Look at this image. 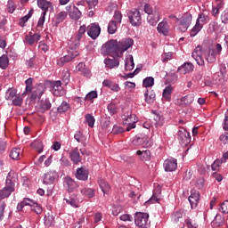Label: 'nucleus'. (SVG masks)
<instances>
[{
  "label": "nucleus",
  "mask_w": 228,
  "mask_h": 228,
  "mask_svg": "<svg viewBox=\"0 0 228 228\" xmlns=\"http://www.w3.org/2000/svg\"><path fill=\"white\" fill-rule=\"evenodd\" d=\"M203 56L208 63H215L216 61V53L215 50L211 51L209 48L202 50V46H197L191 54V57L200 65V67H204L205 65Z\"/></svg>",
  "instance_id": "nucleus-1"
},
{
  "label": "nucleus",
  "mask_w": 228,
  "mask_h": 228,
  "mask_svg": "<svg viewBox=\"0 0 228 228\" xmlns=\"http://www.w3.org/2000/svg\"><path fill=\"white\" fill-rule=\"evenodd\" d=\"M102 51L103 54H108V56H111L114 53L118 55V42L115 39L109 40L102 46Z\"/></svg>",
  "instance_id": "nucleus-2"
},
{
  "label": "nucleus",
  "mask_w": 228,
  "mask_h": 228,
  "mask_svg": "<svg viewBox=\"0 0 228 228\" xmlns=\"http://www.w3.org/2000/svg\"><path fill=\"white\" fill-rule=\"evenodd\" d=\"M133 144L135 146L142 145V147L149 149V147H152V140L145 134H139L134 136Z\"/></svg>",
  "instance_id": "nucleus-3"
},
{
  "label": "nucleus",
  "mask_w": 228,
  "mask_h": 228,
  "mask_svg": "<svg viewBox=\"0 0 228 228\" xmlns=\"http://www.w3.org/2000/svg\"><path fill=\"white\" fill-rule=\"evenodd\" d=\"M134 224L140 228L149 227L151 225V222H149V214L142 212L135 213Z\"/></svg>",
  "instance_id": "nucleus-4"
},
{
  "label": "nucleus",
  "mask_w": 228,
  "mask_h": 228,
  "mask_svg": "<svg viewBox=\"0 0 228 228\" xmlns=\"http://www.w3.org/2000/svg\"><path fill=\"white\" fill-rule=\"evenodd\" d=\"M86 33V26L82 25L79 28L77 34L75 35L71 39V43L69 44L71 49H78L79 45H80L79 42H81V38H83V37H85Z\"/></svg>",
  "instance_id": "nucleus-5"
},
{
  "label": "nucleus",
  "mask_w": 228,
  "mask_h": 228,
  "mask_svg": "<svg viewBox=\"0 0 228 228\" xmlns=\"http://www.w3.org/2000/svg\"><path fill=\"white\" fill-rule=\"evenodd\" d=\"M132 26H142V14L138 9H133L127 13Z\"/></svg>",
  "instance_id": "nucleus-6"
},
{
  "label": "nucleus",
  "mask_w": 228,
  "mask_h": 228,
  "mask_svg": "<svg viewBox=\"0 0 228 228\" xmlns=\"http://www.w3.org/2000/svg\"><path fill=\"white\" fill-rule=\"evenodd\" d=\"M192 16L191 14H185L180 20L178 29L181 33H186L188 28H190V24H191Z\"/></svg>",
  "instance_id": "nucleus-7"
},
{
  "label": "nucleus",
  "mask_w": 228,
  "mask_h": 228,
  "mask_svg": "<svg viewBox=\"0 0 228 228\" xmlns=\"http://www.w3.org/2000/svg\"><path fill=\"white\" fill-rule=\"evenodd\" d=\"M50 88L51 92H53V95L56 97H61L64 95L65 91H63V87L61 86V81H50Z\"/></svg>",
  "instance_id": "nucleus-8"
},
{
  "label": "nucleus",
  "mask_w": 228,
  "mask_h": 228,
  "mask_svg": "<svg viewBox=\"0 0 228 228\" xmlns=\"http://www.w3.org/2000/svg\"><path fill=\"white\" fill-rule=\"evenodd\" d=\"M134 44V41L131 38H125L122 39L121 41L118 42V53H126V51H127V49H129L130 47H133Z\"/></svg>",
  "instance_id": "nucleus-9"
},
{
  "label": "nucleus",
  "mask_w": 228,
  "mask_h": 228,
  "mask_svg": "<svg viewBox=\"0 0 228 228\" xmlns=\"http://www.w3.org/2000/svg\"><path fill=\"white\" fill-rule=\"evenodd\" d=\"M195 95L187 94L176 100V104L182 108H188L193 102Z\"/></svg>",
  "instance_id": "nucleus-10"
},
{
  "label": "nucleus",
  "mask_w": 228,
  "mask_h": 228,
  "mask_svg": "<svg viewBox=\"0 0 228 228\" xmlns=\"http://www.w3.org/2000/svg\"><path fill=\"white\" fill-rule=\"evenodd\" d=\"M63 186L67 190V191H69V193H72V191L79 187V185H77V183H76V181H74V179H72L70 176H66L63 179Z\"/></svg>",
  "instance_id": "nucleus-11"
},
{
  "label": "nucleus",
  "mask_w": 228,
  "mask_h": 228,
  "mask_svg": "<svg viewBox=\"0 0 228 228\" xmlns=\"http://www.w3.org/2000/svg\"><path fill=\"white\" fill-rule=\"evenodd\" d=\"M87 35L93 40H95L101 35V27L99 24L93 23L87 27Z\"/></svg>",
  "instance_id": "nucleus-12"
},
{
  "label": "nucleus",
  "mask_w": 228,
  "mask_h": 228,
  "mask_svg": "<svg viewBox=\"0 0 228 228\" xmlns=\"http://www.w3.org/2000/svg\"><path fill=\"white\" fill-rule=\"evenodd\" d=\"M58 173L56 171H49L45 174L43 183L44 184H54L59 179Z\"/></svg>",
  "instance_id": "nucleus-13"
},
{
  "label": "nucleus",
  "mask_w": 228,
  "mask_h": 228,
  "mask_svg": "<svg viewBox=\"0 0 228 228\" xmlns=\"http://www.w3.org/2000/svg\"><path fill=\"white\" fill-rule=\"evenodd\" d=\"M52 104L49 98L42 99L38 102L37 110L38 113H45V111H49L51 110Z\"/></svg>",
  "instance_id": "nucleus-14"
},
{
  "label": "nucleus",
  "mask_w": 228,
  "mask_h": 228,
  "mask_svg": "<svg viewBox=\"0 0 228 228\" xmlns=\"http://www.w3.org/2000/svg\"><path fill=\"white\" fill-rule=\"evenodd\" d=\"M200 200V192L196 190L191 191V195L189 196V202L191 204V208H197L199 201Z\"/></svg>",
  "instance_id": "nucleus-15"
},
{
  "label": "nucleus",
  "mask_w": 228,
  "mask_h": 228,
  "mask_svg": "<svg viewBox=\"0 0 228 228\" xmlns=\"http://www.w3.org/2000/svg\"><path fill=\"white\" fill-rule=\"evenodd\" d=\"M178 140L184 145L190 143V142L191 141L190 137V133L187 132V130L184 128H180L178 130Z\"/></svg>",
  "instance_id": "nucleus-16"
},
{
  "label": "nucleus",
  "mask_w": 228,
  "mask_h": 228,
  "mask_svg": "<svg viewBox=\"0 0 228 228\" xmlns=\"http://www.w3.org/2000/svg\"><path fill=\"white\" fill-rule=\"evenodd\" d=\"M177 169V159H167L164 161V170L166 172H174Z\"/></svg>",
  "instance_id": "nucleus-17"
},
{
  "label": "nucleus",
  "mask_w": 228,
  "mask_h": 228,
  "mask_svg": "<svg viewBox=\"0 0 228 228\" xmlns=\"http://www.w3.org/2000/svg\"><path fill=\"white\" fill-rule=\"evenodd\" d=\"M75 175L78 181H88L90 171L86 167H78Z\"/></svg>",
  "instance_id": "nucleus-18"
},
{
  "label": "nucleus",
  "mask_w": 228,
  "mask_h": 228,
  "mask_svg": "<svg viewBox=\"0 0 228 228\" xmlns=\"http://www.w3.org/2000/svg\"><path fill=\"white\" fill-rule=\"evenodd\" d=\"M152 113L154 115L153 118L155 120L156 127H162V126L165 125V117L163 116V113L159 110H152Z\"/></svg>",
  "instance_id": "nucleus-19"
},
{
  "label": "nucleus",
  "mask_w": 228,
  "mask_h": 228,
  "mask_svg": "<svg viewBox=\"0 0 228 228\" xmlns=\"http://www.w3.org/2000/svg\"><path fill=\"white\" fill-rule=\"evenodd\" d=\"M69 158L73 165H79V163H81V160H82L81 155L79 154V149L73 148L69 151Z\"/></svg>",
  "instance_id": "nucleus-20"
},
{
  "label": "nucleus",
  "mask_w": 228,
  "mask_h": 228,
  "mask_svg": "<svg viewBox=\"0 0 228 228\" xmlns=\"http://www.w3.org/2000/svg\"><path fill=\"white\" fill-rule=\"evenodd\" d=\"M17 182V173L11 170L6 177L5 185L10 186L15 190V183Z\"/></svg>",
  "instance_id": "nucleus-21"
},
{
  "label": "nucleus",
  "mask_w": 228,
  "mask_h": 228,
  "mask_svg": "<svg viewBox=\"0 0 228 228\" xmlns=\"http://www.w3.org/2000/svg\"><path fill=\"white\" fill-rule=\"evenodd\" d=\"M45 92V87H44V85H39L30 95V101H37V99H40V97L44 95Z\"/></svg>",
  "instance_id": "nucleus-22"
},
{
  "label": "nucleus",
  "mask_w": 228,
  "mask_h": 228,
  "mask_svg": "<svg viewBox=\"0 0 228 228\" xmlns=\"http://www.w3.org/2000/svg\"><path fill=\"white\" fill-rule=\"evenodd\" d=\"M69 13L65 11H61V12L57 13L55 15V20L53 21V25L55 26V28H58L63 20H65L68 17Z\"/></svg>",
  "instance_id": "nucleus-23"
},
{
  "label": "nucleus",
  "mask_w": 228,
  "mask_h": 228,
  "mask_svg": "<svg viewBox=\"0 0 228 228\" xmlns=\"http://www.w3.org/2000/svg\"><path fill=\"white\" fill-rule=\"evenodd\" d=\"M13 191H15V189H13V187L5 185L3 189L0 190V200L8 199V197H10V195H12Z\"/></svg>",
  "instance_id": "nucleus-24"
},
{
  "label": "nucleus",
  "mask_w": 228,
  "mask_h": 228,
  "mask_svg": "<svg viewBox=\"0 0 228 228\" xmlns=\"http://www.w3.org/2000/svg\"><path fill=\"white\" fill-rule=\"evenodd\" d=\"M102 86L110 88V90H112V92H120V86H118V84L111 81L110 79L103 80Z\"/></svg>",
  "instance_id": "nucleus-25"
},
{
  "label": "nucleus",
  "mask_w": 228,
  "mask_h": 228,
  "mask_svg": "<svg viewBox=\"0 0 228 228\" xmlns=\"http://www.w3.org/2000/svg\"><path fill=\"white\" fill-rule=\"evenodd\" d=\"M105 67L106 69H117L118 68V65H120V61L118 59H116L113 57L112 59L106 58L104 60Z\"/></svg>",
  "instance_id": "nucleus-26"
},
{
  "label": "nucleus",
  "mask_w": 228,
  "mask_h": 228,
  "mask_svg": "<svg viewBox=\"0 0 228 228\" xmlns=\"http://www.w3.org/2000/svg\"><path fill=\"white\" fill-rule=\"evenodd\" d=\"M144 99L147 104H152L154 101H156V93L154 92V90L146 89L144 93Z\"/></svg>",
  "instance_id": "nucleus-27"
},
{
  "label": "nucleus",
  "mask_w": 228,
  "mask_h": 228,
  "mask_svg": "<svg viewBox=\"0 0 228 228\" xmlns=\"http://www.w3.org/2000/svg\"><path fill=\"white\" fill-rule=\"evenodd\" d=\"M224 224H225V217H224V216L217 214L214 220L211 223V225L213 228H218V227H222V225H224Z\"/></svg>",
  "instance_id": "nucleus-28"
},
{
  "label": "nucleus",
  "mask_w": 228,
  "mask_h": 228,
  "mask_svg": "<svg viewBox=\"0 0 228 228\" xmlns=\"http://www.w3.org/2000/svg\"><path fill=\"white\" fill-rule=\"evenodd\" d=\"M37 201L29 199V198H24L23 200L17 205V210L22 211L24 209V207L29 206L30 208L36 203Z\"/></svg>",
  "instance_id": "nucleus-29"
},
{
  "label": "nucleus",
  "mask_w": 228,
  "mask_h": 228,
  "mask_svg": "<svg viewBox=\"0 0 228 228\" xmlns=\"http://www.w3.org/2000/svg\"><path fill=\"white\" fill-rule=\"evenodd\" d=\"M225 74H227V71H225V69H223L214 76L216 85H224L225 83Z\"/></svg>",
  "instance_id": "nucleus-30"
},
{
  "label": "nucleus",
  "mask_w": 228,
  "mask_h": 228,
  "mask_svg": "<svg viewBox=\"0 0 228 228\" xmlns=\"http://www.w3.org/2000/svg\"><path fill=\"white\" fill-rule=\"evenodd\" d=\"M24 95H26V92H23L22 94H18L12 98V106H18L20 107L22 106V103L24 102Z\"/></svg>",
  "instance_id": "nucleus-31"
},
{
  "label": "nucleus",
  "mask_w": 228,
  "mask_h": 228,
  "mask_svg": "<svg viewBox=\"0 0 228 228\" xmlns=\"http://www.w3.org/2000/svg\"><path fill=\"white\" fill-rule=\"evenodd\" d=\"M180 74H188L193 72V64L191 62H185L178 68Z\"/></svg>",
  "instance_id": "nucleus-32"
},
{
  "label": "nucleus",
  "mask_w": 228,
  "mask_h": 228,
  "mask_svg": "<svg viewBox=\"0 0 228 228\" xmlns=\"http://www.w3.org/2000/svg\"><path fill=\"white\" fill-rule=\"evenodd\" d=\"M42 36H40L39 33H36L34 35L26 36L25 40L28 45H35V44H37L40 40Z\"/></svg>",
  "instance_id": "nucleus-33"
},
{
  "label": "nucleus",
  "mask_w": 228,
  "mask_h": 228,
  "mask_svg": "<svg viewBox=\"0 0 228 228\" xmlns=\"http://www.w3.org/2000/svg\"><path fill=\"white\" fill-rule=\"evenodd\" d=\"M37 6L47 13L49 8H53V4L47 0H37Z\"/></svg>",
  "instance_id": "nucleus-34"
},
{
  "label": "nucleus",
  "mask_w": 228,
  "mask_h": 228,
  "mask_svg": "<svg viewBox=\"0 0 228 228\" xmlns=\"http://www.w3.org/2000/svg\"><path fill=\"white\" fill-rule=\"evenodd\" d=\"M172 92H174V87L172 86H167L163 93H162V97L164 101H167V102H170L172 101Z\"/></svg>",
  "instance_id": "nucleus-35"
},
{
  "label": "nucleus",
  "mask_w": 228,
  "mask_h": 228,
  "mask_svg": "<svg viewBox=\"0 0 228 228\" xmlns=\"http://www.w3.org/2000/svg\"><path fill=\"white\" fill-rule=\"evenodd\" d=\"M45 225L46 227H54V224H56V221L54 220V216L52 214V212H48L45 216Z\"/></svg>",
  "instance_id": "nucleus-36"
},
{
  "label": "nucleus",
  "mask_w": 228,
  "mask_h": 228,
  "mask_svg": "<svg viewBox=\"0 0 228 228\" xmlns=\"http://www.w3.org/2000/svg\"><path fill=\"white\" fill-rule=\"evenodd\" d=\"M34 12H35V10L30 9L27 15H25L20 19L19 26H20V28H26V22H28L29 20V19H31V17H33Z\"/></svg>",
  "instance_id": "nucleus-37"
},
{
  "label": "nucleus",
  "mask_w": 228,
  "mask_h": 228,
  "mask_svg": "<svg viewBox=\"0 0 228 228\" xmlns=\"http://www.w3.org/2000/svg\"><path fill=\"white\" fill-rule=\"evenodd\" d=\"M137 156H139L141 161H151V151H137Z\"/></svg>",
  "instance_id": "nucleus-38"
},
{
  "label": "nucleus",
  "mask_w": 228,
  "mask_h": 228,
  "mask_svg": "<svg viewBox=\"0 0 228 228\" xmlns=\"http://www.w3.org/2000/svg\"><path fill=\"white\" fill-rule=\"evenodd\" d=\"M69 17L73 20H79L81 19V11L76 5H73L71 12H69Z\"/></svg>",
  "instance_id": "nucleus-39"
},
{
  "label": "nucleus",
  "mask_w": 228,
  "mask_h": 228,
  "mask_svg": "<svg viewBox=\"0 0 228 228\" xmlns=\"http://www.w3.org/2000/svg\"><path fill=\"white\" fill-rule=\"evenodd\" d=\"M98 184L102 190V191L103 192V195H105V193L110 191V183H108V182H106V180L100 178L98 179Z\"/></svg>",
  "instance_id": "nucleus-40"
},
{
  "label": "nucleus",
  "mask_w": 228,
  "mask_h": 228,
  "mask_svg": "<svg viewBox=\"0 0 228 228\" xmlns=\"http://www.w3.org/2000/svg\"><path fill=\"white\" fill-rule=\"evenodd\" d=\"M147 21L151 26H156L159 22V12H155L147 17Z\"/></svg>",
  "instance_id": "nucleus-41"
},
{
  "label": "nucleus",
  "mask_w": 228,
  "mask_h": 228,
  "mask_svg": "<svg viewBox=\"0 0 228 228\" xmlns=\"http://www.w3.org/2000/svg\"><path fill=\"white\" fill-rule=\"evenodd\" d=\"M133 69H134V59H133V55H129L125 61V70L130 71Z\"/></svg>",
  "instance_id": "nucleus-42"
},
{
  "label": "nucleus",
  "mask_w": 228,
  "mask_h": 228,
  "mask_svg": "<svg viewBox=\"0 0 228 228\" xmlns=\"http://www.w3.org/2000/svg\"><path fill=\"white\" fill-rule=\"evenodd\" d=\"M17 89L14 87H10L7 89V91L5 92V100L6 101H12V99L15 98V96L17 95Z\"/></svg>",
  "instance_id": "nucleus-43"
},
{
  "label": "nucleus",
  "mask_w": 228,
  "mask_h": 228,
  "mask_svg": "<svg viewBox=\"0 0 228 228\" xmlns=\"http://www.w3.org/2000/svg\"><path fill=\"white\" fill-rule=\"evenodd\" d=\"M58 113H67V111H70V103L63 101L61 105L57 108Z\"/></svg>",
  "instance_id": "nucleus-44"
},
{
  "label": "nucleus",
  "mask_w": 228,
  "mask_h": 228,
  "mask_svg": "<svg viewBox=\"0 0 228 228\" xmlns=\"http://www.w3.org/2000/svg\"><path fill=\"white\" fill-rule=\"evenodd\" d=\"M20 152L21 150L20 148H13L11 151H10V159H14L15 161H18V159H20Z\"/></svg>",
  "instance_id": "nucleus-45"
},
{
  "label": "nucleus",
  "mask_w": 228,
  "mask_h": 228,
  "mask_svg": "<svg viewBox=\"0 0 228 228\" xmlns=\"http://www.w3.org/2000/svg\"><path fill=\"white\" fill-rule=\"evenodd\" d=\"M159 33H163L165 37L168 35V24L167 22H160L157 28Z\"/></svg>",
  "instance_id": "nucleus-46"
},
{
  "label": "nucleus",
  "mask_w": 228,
  "mask_h": 228,
  "mask_svg": "<svg viewBox=\"0 0 228 228\" xmlns=\"http://www.w3.org/2000/svg\"><path fill=\"white\" fill-rule=\"evenodd\" d=\"M82 195L88 197V199H94L95 197V190L90 188H83L81 190Z\"/></svg>",
  "instance_id": "nucleus-47"
},
{
  "label": "nucleus",
  "mask_w": 228,
  "mask_h": 228,
  "mask_svg": "<svg viewBox=\"0 0 228 228\" xmlns=\"http://www.w3.org/2000/svg\"><path fill=\"white\" fill-rule=\"evenodd\" d=\"M117 29H118L117 21L113 20H110L108 25V33L110 35H115V33H117Z\"/></svg>",
  "instance_id": "nucleus-48"
},
{
  "label": "nucleus",
  "mask_w": 228,
  "mask_h": 228,
  "mask_svg": "<svg viewBox=\"0 0 228 228\" xmlns=\"http://www.w3.org/2000/svg\"><path fill=\"white\" fill-rule=\"evenodd\" d=\"M203 25L199 23V21H196L195 26L191 28L190 32L191 37H196L198 33L202 29Z\"/></svg>",
  "instance_id": "nucleus-49"
},
{
  "label": "nucleus",
  "mask_w": 228,
  "mask_h": 228,
  "mask_svg": "<svg viewBox=\"0 0 228 228\" xmlns=\"http://www.w3.org/2000/svg\"><path fill=\"white\" fill-rule=\"evenodd\" d=\"M142 86L144 88H151L154 86V77H147L146 78H144L142 81Z\"/></svg>",
  "instance_id": "nucleus-50"
},
{
  "label": "nucleus",
  "mask_w": 228,
  "mask_h": 228,
  "mask_svg": "<svg viewBox=\"0 0 228 228\" xmlns=\"http://www.w3.org/2000/svg\"><path fill=\"white\" fill-rule=\"evenodd\" d=\"M46 15H47V13H45V12H43L41 13V16L38 20L37 26L38 31H42V29L44 28V24L45 22V16Z\"/></svg>",
  "instance_id": "nucleus-51"
},
{
  "label": "nucleus",
  "mask_w": 228,
  "mask_h": 228,
  "mask_svg": "<svg viewBox=\"0 0 228 228\" xmlns=\"http://www.w3.org/2000/svg\"><path fill=\"white\" fill-rule=\"evenodd\" d=\"M78 54H79V52L73 51V52H70L69 54L65 55L62 58H64V61H66V63H69V61H72L74 58H77Z\"/></svg>",
  "instance_id": "nucleus-52"
},
{
  "label": "nucleus",
  "mask_w": 228,
  "mask_h": 228,
  "mask_svg": "<svg viewBox=\"0 0 228 228\" xmlns=\"http://www.w3.org/2000/svg\"><path fill=\"white\" fill-rule=\"evenodd\" d=\"M124 118V124H136V115L134 114L127 115Z\"/></svg>",
  "instance_id": "nucleus-53"
},
{
  "label": "nucleus",
  "mask_w": 228,
  "mask_h": 228,
  "mask_svg": "<svg viewBox=\"0 0 228 228\" xmlns=\"http://www.w3.org/2000/svg\"><path fill=\"white\" fill-rule=\"evenodd\" d=\"M30 209L37 215H41L43 211L42 206H40V204H38V202L37 201L30 207Z\"/></svg>",
  "instance_id": "nucleus-54"
},
{
  "label": "nucleus",
  "mask_w": 228,
  "mask_h": 228,
  "mask_svg": "<svg viewBox=\"0 0 228 228\" xmlns=\"http://www.w3.org/2000/svg\"><path fill=\"white\" fill-rule=\"evenodd\" d=\"M74 138L78 143H85V135L83 134V132L77 131L74 134Z\"/></svg>",
  "instance_id": "nucleus-55"
},
{
  "label": "nucleus",
  "mask_w": 228,
  "mask_h": 228,
  "mask_svg": "<svg viewBox=\"0 0 228 228\" xmlns=\"http://www.w3.org/2000/svg\"><path fill=\"white\" fill-rule=\"evenodd\" d=\"M9 63H10V61L8 60V57L6 55H2L0 57V68L1 69H6V67H8Z\"/></svg>",
  "instance_id": "nucleus-56"
},
{
  "label": "nucleus",
  "mask_w": 228,
  "mask_h": 228,
  "mask_svg": "<svg viewBox=\"0 0 228 228\" xmlns=\"http://www.w3.org/2000/svg\"><path fill=\"white\" fill-rule=\"evenodd\" d=\"M86 122H87L89 127H94V126L95 125V118H94L92 114H86Z\"/></svg>",
  "instance_id": "nucleus-57"
},
{
  "label": "nucleus",
  "mask_w": 228,
  "mask_h": 228,
  "mask_svg": "<svg viewBox=\"0 0 228 228\" xmlns=\"http://www.w3.org/2000/svg\"><path fill=\"white\" fill-rule=\"evenodd\" d=\"M156 202H159V198L156 195V191H153V195L144 204L145 206H149V204H156Z\"/></svg>",
  "instance_id": "nucleus-58"
},
{
  "label": "nucleus",
  "mask_w": 228,
  "mask_h": 228,
  "mask_svg": "<svg viewBox=\"0 0 228 228\" xmlns=\"http://www.w3.org/2000/svg\"><path fill=\"white\" fill-rule=\"evenodd\" d=\"M113 19H114V22H116L117 24H121L122 23V12H120V11H115Z\"/></svg>",
  "instance_id": "nucleus-59"
},
{
  "label": "nucleus",
  "mask_w": 228,
  "mask_h": 228,
  "mask_svg": "<svg viewBox=\"0 0 228 228\" xmlns=\"http://www.w3.org/2000/svg\"><path fill=\"white\" fill-rule=\"evenodd\" d=\"M108 111L110 115H116L118 108H117V104L115 103H110L107 106Z\"/></svg>",
  "instance_id": "nucleus-60"
},
{
  "label": "nucleus",
  "mask_w": 228,
  "mask_h": 228,
  "mask_svg": "<svg viewBox=\"0 0 228 228\" xmlns=\"http://www.w3.org/2000/svg\"><path fill=\"white\" fill-rule=\"evenodd\" d=\"M26 88H25V94L27 92H31L32 86H33V78L29 77L25 81Z\"/></svg>",
  "instance_id": "nucleus-61"
},
{
  "label": "nucleus",
  "mask_w": 228,
  "mask_h": 228,
  "mask_svg": "<svg viewBox=\"0 0 228 228\" xmlns=\"http://www.w3.org/2000/svg\"><path fill=\"white\" fill-rule=\"evenodd\" d=\"M94 99H97V91L89 92L85 98V101H92Z\"/></svg>",
  "instance_id": "nucleus-62"
},
{
  "label": "nucleus",
  "mask_w": 228,
  "mask_h": 228,
  "mask_svg": "<svg viewBox=\"0 0 228 228\" xmlns=\"http://www.w3.org/2000/svg\"><path fill=\"white\" fill-rule=\"evenodd\" d=\"M219 211H221L222 213H224V215H227L228 214V200H224L219 208Z\"/></svg>",
  "instance_id": "nucleus-63"
},
{
  "label": "nucleus",
  "mask_w": 228,
  "mask_h": 228,
  "mask_svg": "<svg viewBox=\"0 0 228 228\" xmlns=\"http://www.w3.org/2000/svg\"><path fill=\"white\" fill-rule=\"evenodd\" d=\"M223 24H228V10L224 11L221 15Z\"/></svg>",
  "instance_id": "nucleus-64"
}]
</instances>
